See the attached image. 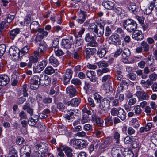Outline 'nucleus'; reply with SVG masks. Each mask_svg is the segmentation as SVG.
<instances>
[{
    "mask_svg": "<svg viewBox=\"0 0 157 157\" xmlns=\"http://www.w3.org/2000/svg\"><path fill=\"white\" fill-rule=\"evenodd\" d=\"M48 144L45 143H40L35 145L34 149L36 157H45L48 154Z\"/></svg>",
    "mask_w": 157,
    "mask_h": 157,
    "instance_id": "obj_1",
    "label": "nucleus"
},
{
    "mask_svg": "<svg viewBox=\"0 0 157 157\" xmlns=\"http://www.w3.org/2000/svg\"><path fill=\"white\" fill-rule=\"evenodd\" d=\"M122 25L124 28L130 33L136 31L137 27V25L136 21L131 18L124 20L122 22Z\"/></svg>",
    "mask_w": 157,
    "mask_h": 157,
    "instance_id": "obj_2",
    "label": "nucleus"
},
{
    "mask_svg": "<svg viewBox=\"0 0 157 157\" xmlns=\"http://www.w3.org/2000/svg\"><path fill=\"white\" fill-rule=\"evenodd\" d=\"M41 31V32H38V33L32 37V41L36 44H40L39 43L44 38L46 37L48 34L49 32L45 30L44 29L42 30Z\"/></svg>",
    "mask_w": 157,
    "mask_h": 157,
    "instance_id": "obj_3",
    "label": "nucleus"
},
{
    "mask_svg": "<svg viewBox=\"0 0 157 157\" xmlns=\"http://www.w3.org/2000/svg\"><path fill=\"white\" fill-rule=\"evenodd\" d=\"M95 35L93 36L92 35V33H88L86 34L84 40L87 43L86 44L87 46L95 47L97 46L98 44L95 39Z\"/></svg>",
    "mask_w": 157,
    "mask_h": 157,
    "instance_id": "obj_4",
    "label": "nucleus"
},
{
    "mask_svg": "<svg viewBox=\"0 0 157 157\" xmlns=\"http://www.w3.org/2000/svg\"><path fill=\"white\" fill-rule=\"evenodd\" d=\"M29 81L30 88L35 90L38 88L40 84V76L37 75L33 76Z\"/></svg>",
    "mask_w": 157,
    "mask_h": 157,
    "instance_id": "obj_5",
    "label": "nucleus"
},
{
    "mask_svg": "<svg viewBox=\"0 0 157 157\" xmlns=\"http://www.w3.org/2000/svg\"><path fill=\"white\" fill-rule=\"evenodd\" d=\"M47 60H43L39 62L37 65L33 66V71L36 73H39L44 68L47 64Z\"/></svg>",
    "mask_w": 157,
    "mask_h": 157,
    "instance_id": "obj_6",
    "label": "nucleus"
},
{
    "mask_svg": "<svg viewBox=\"0 0 157 157\" xmlns=\"http://www.w3.org/2000/svg\"><path fill=\"white\" fill-rule=\"evenodd\" d=\"M40 24L38 22L33 21L30 25V29L31 30V33H35L37 32H41L44 29L43 28L39 27Z\"/></svg>",
    "mask_w": 157,
    "mask_h": 157,
    "instance_id": "obj_7",
    "label": "nucleus"
},
{
    "mask_svg": "<svg viewBox=\"0 0 157 157\" xmlns=\"http://www.w3.org/2000/svg\"><path fill=\"white\" fill-rule=\"evenodd\" d=\"M40 84L44 86H47L51 82V79L50 77L44 74L40 75Z\"/></svg>",
    "mask_w": 157,
    "mask_h": 157,
    "instance_id": "obj_8",
    "label": "nucleus"
},
{
    "mask_svg": "<svg viewBox=\"0 0 157 157\" xmlns=\"http://www.w3.org/2000/svg\"><path fill=\"white\" fill-rule=\"evenodd\" d=\"M73 71L71 69L66 70L64 76L63 78V82L65 85H67L70 82V80L72 77Z\"/></svg>",
    "mask_w": 157,
    "mask_h": 157,
    "instance_id": "obj_9",
    "label": "nucleus"
},
{
    "mask_svg": "<svg viewBox=\"0 0 157 157\" xmlns=\"http://www.w3.org/2000/svg\"><path fill=\"white\" fill-rule=\"evenodd\" d=\"M116 98L112 102V106L117 107L119 106L120 102L122 101L124 99V95L122 94H116L115 95Z\"/></svg>",
    "mask_w": 157,
    "mask_h": 157,
    "instance_id": "obj_10",
    "label": "nucleus"
},
{
    "mask_svg": "<svg viewBox=\"0 0 157 157\" xmlns=\"http://www.w3.org/2000/svg\"><path fill=\"white\" fill-rule=\"evenodd\" d=\"M109 39L112 44L115 45H120L121 44L120 36L117 34L113 33L109 37Z\"/></svg>",
    "mask_w": 157,
    "mask_h": 157,
    "instance_id": "obj_11",
    "label": "nucleus"
},
{
    "mask_svg": "<svg viewBox=\"0 0 157 157\" xmlns=\"http://www.w3.org/2000/svg\"><path fill=\"white\" fill-rule=\"evenodd\" d=\"M135 95L138 98L139 101L148 100L149 97L147 93L144 90L136 92Z\"/></svg>",
    "mask_w": 157,
    "mask_h": 157,
    "instance_id": "obj_12",
    "label": "nucleus"
},
{
    "mask_svg": "<svg viewBox=\"0 0 157 157\" xmlns=\"http://www.w3.org/2000/svg\"><path fill=\"white\" fill-rule=\"evenodd\" d=\"M85 11L80 10L78 13V18L76 20L77 22L79 24L83 23L87 17Z\"/></svg>",
    "mask_w": 157,
    "mask_h": 157,
    "instance_id": "obj_13",
    "label": "nucleus"
},
{
    "mask_svg": "<svg viewBox=\"0 0 157 157\" xmlns=\"http://www.w3.org/2000/svg\"><path fill=\"white\" fill-rule=\"evenodd\" d=\"M9 53L10 56H17L19 58V49L15 46H11L9 48Z\"/></svg>",
    "mask_w": 157,
    "mask_h": 157,
    "instance_id": "obj_14",
    "label": "nucleus"
},
{
    "mask_svg": "<svg viewBox=\"0 0 157 157\" xmlns=\"http://www.w3.org/2000/svg\"><path fill=\"white\" fill-rule=\"evenodd\" d=\"M132 33L133 34L132 37L135 40L138 41H141L144 38V35L141 31L136 30V31Z\"/></svg>",
    "mask_w": 157,
    "mask_h": 157,
    "instance_id": "obj_15",
    "label": "nucleus"
},
{
    "mask_svg": "<svg viewBox=\"0 0 157 157\" xmlns=\"http://www.w3.org/2000/svg\"><path fill=\"white\" fill-rule=\"evenodd\" d=\"M10 81V78L7 75H0V86H6L9 83Z\"/></svg>",
    "mask_w": 157,
    "mask_h": 157,
    "instance_id": "obj_16",
    "label": "nucleus"
},
{
    "mask_svg": "<svg viewBox=\"0 0 157 157\" xmlns=\"http://www.w3.org/2000/svg\"><path fill=\"white\" fill-rule=\"evenodd\" d=\"M131 52L129 50L128 48H125L121 55V59L122 62L127 63L128 62L127 57L130 56Z\"/></svg>",
    "mask_w": 157,
    "mask_h": 157,
    "instance_id": "obj_17",
    "label": "nucleus"
},
{
    "mask_svg": "<svg viewBox=\"0 0 157 157\" xmlns=\"http://www.w3.org/2000/svg\"><path fill=\"white\" fill-rule=\"evenodd\" d=\"M47 48V45L46 43L40 42L39 44V46L37 51L39 54H43L47 52L48 49Z\"/></svg>",
    "mask_w": 157,
    "mask_h": 157,
    "instance_id": "obj_18",
    "label": "nucleus"
},
{
    "mask_svg": "<svg viewBox=\"0 0 157 157\" xmlns=\"http://www.w3.org/2000/svg\"><path fill=\"white\" fill-rule=\"evenodd\" d=\"M122 153V149L120 147L113 148L111 151V154L113 157H120Z\"/></svg>",
    "mask_w": 157,
    "mask_h": 157,
    "instance_id": "obj_19",
    "label": "nucleus"
},
{
    "mask_svg": "<svg viewBox=\"0 0 157 157\" xmlns=\"http://www.w3.org/2000/svg\"><path fill=\"white\" fill-rule=\"evenodd\" d=\"M92 120L96 122L97 125L100 127L103 126L104 121L98 116H97L96 114H93L91 116Z\"/></svg>",
    "mask_w": 157,
    "mask_h": 157,
    "instance_id": "obj_20",
    "label": "nucleus"
},
{
    "mask_svg": "<svg viewBox=\"0 0 157 157\" xmlns=\"http://www.w3.org/2000/svg\"><path fill=\"white\" fill-rule=\"evenodd\" d=\"M81 102V99L79 98H75L72 99L70 101L67 102L68 105H71L72 106H78Z\"/></svg>",
    "mask_w": 157,
    "mask_h": 157,
    "instance_id": "obj_21",
    "label": "nucleus"
},
{
    "mask_svg": "<svg viewBox=\"0 0 157 157\" xmlns=\"http://www.w3.org/2000/svg\"><path fill=\"white\" fill-rule=\"evenodd\" d=\"M31 149V147L28 145H25L23 146L21 149V151L24 154L29 157L30 155Z\"/></svg>",
    "mask_w": 157,
    "mask_h": 157,
    "instance_id": "obj_22",
    "label": "nucleus"
},
{
    "mask_svg": "<svg viewBox=\"0 0 157 157\" xmlns=\"http://www.w3.org/2000/svg\"><path fill=\"white\" fill-rule=\"evenodd\" d=\"M38 117L37 115H34L29 118L28 120V123L31 126H33L38 121Z\"/></svg>",
    "mask_w": 157,
    "mask_h": 157,
    "instance_id": "obj_23",
    "label": "nucleus"
},
{
    "mask_svg": "<svg viewBox=\"0 0 157 157\" xmlns=\"http://www.w3.org/2000/svg\"><path fill=\"white\" fill-rule=\"evenodd\" d=\"M48 61L49 63L56 67L59 64V61L53 56H51L49 58Z\"/></svg>",
    "mask_w": 157,
    "mask_h": 157,
    "instance_id": "obj_24",
    "label": "nucleus"
},
{
    "mask_svg": "<svg viewBox=\"0 0 157 157\" xmlns=\"http://www.w3.org/2000/svg\"><path fill=\"white\" fill-rule=\"evenodd\" d=\"M99 107L100 109L104 110L106 107H109L110 105V101L108 99H105L104 101H102L99 103Z\"/></svg>",
    "mask_w": 157,
    "mask_h": 157,
    "instance_id": "obj_25",
    "label": "nucleus"
},
{
    "mask_svg": "<svg viewBox=\"0 0 157 157\" xmlns=\"http://www.w3.org/2000/svg\"><path fill=\"white\" fill-rule=\"evenodd\" d=\"M39 56L40 55L38 52L37 50L35 51L34 52L33 55L30 57L29 60L33 63H36L38 61Z\"/></svg>",
    "mask_w": 157,
    "mask_h": 157,
    "instance_id": "obj_26",
    "label": "nucleus"
},
{
    "mask_svg": "<svg viewBox=\"0 0 157 157\" xmlns=\"http://www.w3.org/2000/svg\"><path fill=\"white\" fill-rule=\"evenodd\" d=\"M30 49V47L28 45H27L19 50V58H22L24 55L26 54Z\"/></svg>",
    "mask_w": 157,
    "mask_h": 157,
    "instance_id": "obj_27",
    "label": "nucleus"
},
{
    "mask_svg": "<svg viewBox=\"0 0 157 157\" xmlns=\"http://www.w3.org/2000/svg\"><path fill=\"white\" fill-rule=\"evenodd\" d=\"M140 83L143 88L146 89L150 88V86L152 84V82L151 80L148 79L147 80H141Z\"/></svg>",
    "mask_w": 157,
    "mask_h": 157,
    "instance_id": "obj_28",
    "label": "nucleus"
},
{
    "mask_svg": "<svg viewBox=\"0 0 157 157\" xmlns=\"http://www.w3.org/2000/svg\"><path fill=\"white\" fill-rule=\"evenodd\" d=\"M96 49L95 48H87L85 50L86 58H90L96 52Z\"/></svg>",
    "mask_w": 157,
    "mask_h": 157,
    "instance_id": "obj_29",
    "label": "nucleus"
},
{
    "mask_svg": "<svg viewBox=\"0 0 157 157\" xmlns=\"http://www.w3.org/2000/svg\"><path fill=\"white\" fill-rule=\"evenodd\" d=\"M99 28H97L96 31L95 32L97 36L98 37H101L104 33V26L101 24H100L99 25Z\"/></svg>",
    "mask_w": 157,
    "mask_h": 157,
    "instance_id": "obj_30",
    "label": "nucleus"
},
{
    "mask_svg": "<svg viewBox=\"0 0 157 157\" xmlns=\"http://www.w3.org/2000/svg\"><path fill=\"white\" fill-rule=\"evenodd\" d=\"M114 3L111 1H106L102 3L103 6L106 9L108 10L113 9L114 6Z\"/></svg>",
    "mask_w": 157,
    "mask_h": 157,
    "instance_id": "obj_31",
    "label": "nucleus"
},
{
    "mask_svg": "<svg viewBox=\"0 0 157 157\" xmlns=\"http://www.w3.org/2000/svg\"><path fill=\"white\" fill-rule=\"evenodd\" d=\"M66 91L71 97H73L76 94V90L72 86L67 87L66 89Z\"/></svg>",
    "mask_w": 157,
    "mask_h": 157,
    "instance_id": "obj_32",
    "label": "nucleus"
},
{
    "mask_svg": "<svg viewBox=\"0 0 157 157\" xmlns=\"http://www.w3.org/2000/svg\"><path fill=\"white\" fill-rule=\"evenodd\" d=\"M72 44L69 41V39H63L62 41L61 45L62 46L66 49L70 48H71Z\"/></svg>",
    "mask_w": 157,
    "mask_h": 157,
    "instance_id": "obj_33",
    "label": "nucleus"
},
{
    "mask_svg": "<svg viewBox=\"0 0 157 157\" xmlns=\"http://www.w3.org/2000/svg\"><path fill=\"white\" fill-rule=\"evenodd\" d=\"M20 29L19 28H16L12 30L9 33L10 38L13 40L17 35L19 33Z\"/></svg>",
    "mask_w": 157,
    "mask_h": 157,
    "instance_id": "obj_34",
    "label": "nucleus"
},
{
    "mask_svg": "<svg viewBox=\"0 0 157 157\" xmlns=\"http://www.w3.org/2000/svg\"><path fill=\"white\" fill-rule=\"evenodd\" d=\"M120 134L119 132H116L113 133L112 138L116 144H120Z\"/></svg>",
    "mask_w": 157,
    "mask_h": 157,
    "instance_id": "obj_35",
    "label": "nucleus"
},
{
    "mask_svg": "<svg viewBox=\"0 0 157 157\" xmlns=\"http://www.w3.org/2000/svg\"><path fill=\"white\" fill-rule=\"evenodd\" d=\"M140 45L142 48L143 51L147 53H149V50L150 49V45L148 43L144 41L141 42Z\"/></svg>",
    "mask_w": 157,
    "mask_h": 157,
    "instance_id": "obj_36",
    "label": "nucleus"
},
{
    "mask_svg": "<svg viewBox=\"0 0 157 157\" xmlns=\"http://www.w3.org/2000/svg\"><path fill=\"white\" fill-rule=\"evenodd\" d=\"M78 147H76L78 149H82L85 148L88 145V142L85 140H79Z\"/></svg>",
    "mask_w": 157,
    "mask_h": 157,
    "instance_id": "obj_37",
    "label": "nucleus"
},
{
    "mask_svg": "<svg viewBox=\"0 0 157 157\" xmlns=\"http://www.w3.org/2000/svg\"><path fill=\"white\" fill-rule=\"evenodd\" d=\"M128 9L129 11L134 14H136L138 11V8L134 3L130 4L129 6Z\"/></svg>",
    "mask_w": 157,
    "mask_h": 157,
    "instance_id": "obj_38",
    "label": "nucleus"
},
{
    "mask_svg": "<svg viewBox=\"0 0 157 157\" xmlns=\"http://www.w3.org/2000/svg\"><path fill=\"white\" fill-rule=\"evenodd\" d=\"M55 70L51 66H48L44 70V72L45 74L51 75L55 72Z\"/></svg>",
    "mask_w": 157,
    "mask_h": 157,
    "instance_id": "obj_39",
    "label": "nucleus"
},
{
    "mask_svg": "<svg viewBox=\"0 0 157 157\" xmlns=\"http://www.w3.org/2000/svg\"><path fill=\"white\" fill-rule=\"evenodd\" d=\"M104 120L106 126H110L113 124V120L112 116H109L107 117Z\"/></svg>",
    "mask_w": 157,
    "mask_h": 157,
    "instance_id": "obj_40",
    "label": "nucleus"
},
{
    "mask_svg": "<svg viewBox=\"0 0 157 157\" xmlns=\"http://www.w3.org/2000/svg\"><path fill=\"white\" fill-rule=\"evenodd\" d=\"M63 150L67 157H72V150L71 148L68 147L66 146L63 147Z\"/></svg>",
    "mask_w": 157,
    "mask_h": 157,
    "instance_id": "obj_41",
    "label": "nucleus"
},
{
    "mask_svg": "<svg viewBox=\"0 0 157 157\" xmlns=\"http://www.w3.org/2000/svg\"><path fill=\"white\" fill-rule=\"evenodd\" d=\"M154 7H155L154 4L152 2L149 6L146 8L144 10V13L146 14H149L151 13Z\"/></svg>",
    "mask_w": 157,
    "mask_h": 157,
    "instance_id": "obj_42",
    "label": "nucleus"
},
{
    "mask_svg": "<svg viewBox=\"0 0 157 157\" xmlns=\"http://www.w3.org/2000/svg\"><path fill=\"white\" fill-rule=\"evenodd\" d=\"M122 155L124 157H132L134 155L133 152L128 149H125Z\"/></svg>",
    "mask_w": 157,
    "mask_h": 157,
    "instance_id": "obj_43",
    "label": "nucleus"
},
{
    "mask_svg": "<svg viewBox=\"0 0 157 157\" xmlns=\"http://www.w3.org/2000/svg\"><path fill=\"white\" fill-rule=\"evenodd\" d=\"M125 111L121 108L120 110L117 117H119L122 120L124 121L126 118V115Z\"/></svg>",
    "mask_w": 157,
    "mask_h": 157,
    "instance_id": "obj_44",
    "label": "nucleus"
},
{
    "mask_svg": "<svg viewBox=\"0 0 157 157\" xmlns=\"http://www.w3.org/2000/svg\"><path fill=\"white\" fill-rule=\"evenodd\" d=\"M106 53V51L104 48L99 49L97 51V54L100 58L103 57Z\"/></svg>",
    "mask_w": 157,
    "mask_h": 157,
    "instance_id": "obj_45",
    "label": "nucleus"
},
{
    "mask_svg": "<svg viewBox=\"0 0 157 157\" xmlns=\"http://www.w3.org/2000/svg\"><path fill=\"white\" fill-rule=\"evenodd\" d=\"M95 64H96L99 67L104 68L108 67L109 66V64H108L107 62L105 60L96 62Z\"/></svg>",
    "mask_w": 157,
    "mask_h": 157,
    "instance_id": "obj_46",
    "label": "nucleus"
},
{
    "mask_svg": "<svg viewBox=\"0 0 157 157\" xmlns=\"http://www.w3.org/2000/svg\"><path fill=\"white\" fill-rule=\"evenodd\" d=\"M121 108L119 107H113L111 110L110 113L113 116H117L118 114L119 113L120 110H121Z\"/></svg>",
    "mask_w": 157,
    "mask_h": 157,
    "instance_id": "obj_47",
    "label": "nucleus"
},
{
    "mask_svg": "<svg viewBox=\"0 0 157 157\" xmlns=\"http://www.w3.org/2000/svg\"><path fill=\"white\" fill-rule=\"evenodd\" d=\"M130 124L132 125L136 129L138 128L140 126L138 121L136 118L132 119L130 121Z\"/></svg>",
    "mask_w": 157,
    "mask_h": 157,
    "instance_id": "obj_48",
    "label": "nucleus"
},
{
    "mask_svg": "<svg viewBox=\"0 0 157 157\" xmlns=\"http://www.w3.org/2000/svg\"><path fill=\"white\" fill-rule=\"evenodd\" d=\"M14 17H15L13 15H11L10 14H6L5 16L4 21L7 23H10L12 21Z\"/></svg>",
    "mask_w": 157,
    "mask_h": 157,
    "instance_id": "obj_49",
    "label": "nucleus"
},
{
    "mask_svg": "<svg viewBox=\"0 0 157 157\" xmlns=\"http://www.w3.org/2000/svg\"><path fill=\"white\" fill-rule=\"evenodd\" d=\"M72 57L75 59L79 60L81 59V54L79 51H75L72 53Z\"/></svg>",
    "mask_w": 157,
    "mask_h": 157,
    "instance_id": "obj_50",
    "label": "nucleus"
},
{
    "mask_svg": "<svg viewBox=\"0 0 157 157\" xmlns=\"http://www.w3.org/2000/svg\"><path fill=\"white\" fill-rule=\"evenodd\" d=\"M79 140L73 139H71L69 142V144L75 147L76 148L78 149L76 147H78Z\"/></svg>",
    "mask_w": 157,
    "mask_h": 157,
    "instance_id": "obj_51",
    "label": "nucleus"
},
{
    "mask_svg": "<svg viewBox=\"0 0 157 157\" xmlns=\"http://www.w3.org/2000/svg\"><path fill=\"white\" fill-rule=\"evenodd\" d=\"M31 21V16L28 15L25 17L23 22L21 21L20 22V23L23 25H25L29 24L30 23Z\"/></svg>",
    "mask_w": 157,
    "mask_h": 157,
    "instance_id": "obj_52",
    "label": "nucleus"
},
{
    "mask_svg": "<svg viewBox=\"0 0 157 157\" xmlns=\"http://www.w3.org/2000/svg\"><path fill=\"white\" fill-rule=\"evenodd\" d=\"M106 143L107 145L112 146L113 145L116 144L114 142L113 138L110 136L107 137L104 140Z\"/></svg>",
    "mask_w": 157,
    "mask_h": 157,
    "instance_id": "obj_53",
    "label": "nucleus"
},
{
    "mask_svg": "<svg viewBox=\"0 0 157 157\" xmlns=\"http://www.w3.org/2000/svg\"><path fill=\"white\" fill-rule=\"evenodd\" d=\"M97 28V25L94 23L90 24L88 27V30L91 32L95 33Z\"/></svg>",
    "mask_w": 157,
    "mask_h": 157,
    "instance_id": "obj_54",
    "label": "nucleus"
},
{
    "mask_svg": "<svg viewBox=\"0 0 157 157\" xmlns=\"http://www.w3.org/2000/svg\"><path fill=\"white\" fill-rule=\"evenodd\" d=\"M54 51L55 55L57 56H60L64 54V52L59 47L54 49Z\"/></svg>",
    "mask_w": 157,
    "mask_h": 157,
    "instance_id": "obj_55",
    "label": "nucleus"
},
{
    "mask_svg": "<svg viewBox=\"0 0 157 157\" xmlns=\"http://www.w3.org/2000/svg\"><path fill=\"white\" fill-rule=\"evenodd\" d=\"M111 76L110 75H104L101 78V81L103 83L110 82Z\"/></svg>",
    "mask_w": 157,
    "mask_h": 157,
    "instance_id": "obj_56",
    "label": "nucleus"
},
{
    "mask_svg": "<svg viewBox=\"0 0 157 157\" xmlns=\"http://www.w3.org/2000/svg\"><path fill=\"white\" fill-rule=\"evenodd\" d=\"M129 81H130L129 80L127 81L124 79H122L120 84V90H123L125 86H128V82Z\"/></svg>",
    "mask_w": 157,
    "mask_h": 157,
    "instance_id": "obj_57",
    "label": "nucleus"
},
{
    "mask_svg": "<svg viewBox=\"0 0 157 157\" xmlns=\"http://www.w3.org/2000/svg\"><path fill=\"white\" fill-rule=\"evenodd\" d=\"M59 40L58 38L55 39L53 41L52 46V48L53 50L56 48H59Z\"/></svg>",
    "mask_w": 157,
    "mask_h": 157,
    "instance_id": "obj_58",
    "label": "nucleus"
},
{
    "mask_svg": "<svg viewBox=\"0 0 157 157\" xmlns=\"http://www.w3.org/2000/svg\"><path fill=\"white\" fill-rule=\"evenodd\" d=\"M28 89V86L27 85L25 84L22 86V90L24 96L26 97L28 96V94L27 93Z\"/></svg>",
    "mask_w": 157,
    "mask_h": 157,
    "instance_id": "obj_59",
    "label": "nucleus"
},
{
    "mask_svg": "<svg viewBox=\"0 0 157 157\" xmlns=\"http://www.w3.org/2000/svg\"><path fill=\"white\" fill-rule=\"evenodd\" d=\"M133 110L135 114L137 115H140L142 112L141 109L139 105H137L135 106Z\"/></svg>",
    "mask_w": 157,
    "mask_h": 157,
    "instance_id": "obj_60",
    "label": "nucleus"
},
{
    "mask_svg": "<svg viewBox=\"0 0 157 157\" xmlns=\"http://www.w3.org/2000/svg\"><path fill=\"white\" fill-rule=\"evenodd\" d=\"M93 98L96 101V103H100L102 99V97L99 94H94L93 96Z\"/></svg>",
    "mask_w": 157,
    "mask_h": 157,
    "instance_id": "obj_61",
    "label": "nucleus"
},
{
    "mask_svg": "<svg viewBox=\"0 0 157 157\" xmlns=\"http://www.w3.org/2000/svg\"><path fill=\"white\" fill-rule=\"evenodd\" d=\"M151 141L155 146H157V132L153 134L151 138Z\"/></svg>",
    "mask_w": 157,
    "mask_h": 157,
    "instance_id": "obj_62",
    "label": "nucleus"
},
{
    "mask_svg": "<svg viewBox=\"0 0 157 157\" xmlns=\"http://www.w3.org/2000/svg\"><path fill=\"white\" fill-rule=\"evenodd\" d=\"M71 83L75 85H80L81 84V80L78 78H73L71 80Z\"/></svg>",
    "mask_w": 157,
    "mask_h": 157,
    "instance_id": "obj_63",
    "label": "nucleus"
},
{
    "mask_svg": "<svg viewBox=\"0 0 157 157\" xmlns=\"http://www.w3.org/2000/svg\"><path fill=\"white\" fill-rule=\"evenodd\" d=\"M87 104L89 106L92 107H94L96 106V104L94 100L90 97H89L88 98Z\"/></svg>",
    "mask_w": 157,
    "mask_h": 157,
    "instance_id": "obj_64",
    "label": "nucleus"
}]
</instances>
